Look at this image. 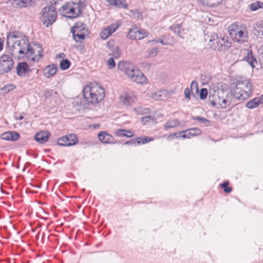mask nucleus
Here are the masks:
<instances>
[{
    "instance_id": "1",
    "label": "nucleus",
    "mask_w": 263,
    "mask_h": 263,
    "mask_svg": "<svg viewBox=\"0 0 263 263\" xmlns=\"http://www.w3.org/2000/svg\"><path fill=\"white\" fill-rule=\"evenodd\" d=\"M7 47L14 57L33 54L34 49L29 44L27 37L19 31H11L7 34Z\"/></svg>"
},
{
    "instance_id": "2",
    "label": "nucleus",
    "mask_w": 263,
    "mask_h": 263,
    "mask_svg": "<svg viewBox=\"0 0 263 263\" xmlns=\"http://www.w3.org/2000/svg\"><path fill=\"white\" fill-rule=\"evenodd\" d=\"M118 68L124 72L128 79L137 83L144 84L147 83V80L143 73L129 62H120Z\"/></svg>"
},
{
    "instance_id": "3",
    "label": "nucleus",
    "mask_w": 263,
    "mask_h": 263,
    "mask_svg": "<svg viewBox=\"0 0 263 263\" xmlns=\"http://www.w3.org/2000/svg\"><path fill=\"white\" fill-rule=\"evenodd\" d=\"M83 93L85 99L88 103L95 104L103 99L105 91L98 84H90L84 88Z\"/></svg>"
},
{
    "instance_id": "4",
    "label": "nucleus",
    "mask_w": 263,
    "mask_h": 263,
    "mask_svg": "<svg viewBox=\"0 0 263 263\" xmlns=\"http://www.w3.org/2000/svg\"><path fill=\"white\" fill-rule=\"evenodd\" d=\"M252 86L251 83L248 79L237 81L233 91L234 97L238 100L247 99L251 95Z\"/></svg>"
},
{
    "instance_id": "5",
    "label": "nucleus",
    "mask_w": 263,
    "mask_h": 263,
    "mask_svg": "<svg viewBox=\"0 0 263 263\" xmlns=\"http://www.w3.org/2000/svg\"><path fill=\"white\" fill-rule=\"evenodd\" d=\"M208 45L212 49L225 51L231 46V43L227 36L218 37L216 34L213 33L210 36Z\"/></svg>"
},
{
    "instance_id": "6",
    "label": "nucleus",
    "mask_w": 263,
    "mask_h": 263,
    "mask_svg": "<svg viewBox=\"0 0 263 263\" xmlns=\"http://www.w3.org/2000/svg\"><path fill=\"white\" fill-rule=\"evenodd\" d=\"M50 4V6L43 8L41 12V21L46 27L53 24L57 17V12L54 5Z\"/></svg>"
},
{
    "instance_id": "7",
    "label": "nucleus",
    "mask_w": 263,
    "mask_h": 263,
    "mask_svg": "<svg viewBox=\"0 0 263 263\" xmlns=\"http://www.w3.org/2000/svg\"><path fill=\"white\" fill-rule=\"evenodd\" d=\"M227 92L224 91L222 88H220L219 84L213 85L210 89V95L212 96L213 99L212 104L215 105L218 104L221 106H226L228 101L224 98L226 96Z\"/></svg>"
},
{
    "instance_id": "8",
    "label": "nucleus",
    "mask_w": 263,
    "mask_h": 263,
    "mask_svg": "<svg viewBox=\"0 0 263 263\" xmlns=\"http://www.w3.org/2000/svg\"><path fill=\"white\" fill-rule=\"evenodd\" d=\"M62 15L69 18H76L81 14V5L73 2L65 3L59 9Z\"/></svg>"
},
{
    "instance_id": "9",
    "label": "nucleus",
    "mask_w": 263,
    "mask_h": 263,
    "mask_svg": "<svg viewBox=\"0 0 263 263\" xmlns=\"http://www.w3.org/2000/svg\"><path fill=\"white\" fill-rule=\"evenodd\" d=\"M73 39L76 42H81L85 39V36L88 34L87 29L85 25L81 22H78L74 24L71 29Z\"/></svg>"
},
{
    "instance_id": "10",
    "label": "nucleus",
    "mask_w": 263,
    "mask_h": 263,
    "mask_svg": "<svg viewBox=\"0 0 263 263\" xmlns=\"http://www.w3.org/2000/svg\"><path fill=\"white\" fill-rule=\"evenodd\" d=\"M14 62L8 54L0 57V74L8 72L13 67Z\"/></svg>"
},
{
    "instance_id": "11",
    "label": "nucleus",
    "mask_w": 263,
    "mask_h": 263,
    "mask_svg": "<svg viewBox=\"0 0 263 263\" xmlns=\"http://www.w3.org/2000/svg\"><path fill=\"white\" fill-rule=\"evenodd\" d=\"M147 32L144 29L133 28L129 29L128 37L131 40H140L147 36Z\"/></svg>"
},
{
    "instance_id": "12",
    "label": "nucleus",
    "mask_w": 263,
    "mask_h": 263,
    "mask_svg": "<svg viewBox=\"0 0 263 263\" xmlns=\"http://www.w3.org/2000/svg\"><path fill=\"white\" fill-rule=\"evenodd\" d=\"M78 142V139L74 134H70L59 139L58 144L61 146H71Z\"/></svg>"
},
{
    "instance_id": "13",
    "label": "nucleus",
    "mask_w": 263,
    "mask_h": 263,
    "mask_svg": "<svg viewBox=\"0 0 263 263\" xmlns=\"http://www.w3.org/2000/svg\"><path fill=\"white\" fill-rule=\"evenodd\" d=\"M136 99V97L132 91H125L122 93L120 96V100L125 105H129L134 102Z\"/></svg>"
},
{
    "instance_id": "14",
    "label": "nucleus",
    "mask_w": 263,
    "mask_h": 263,
    "mask_svg": "<svg viewBox=\"0 0 263 263\" xmlns=\"http://www.w3.org/2000/svg\"><path fill=\"white\" fill-rule=\"evenodd\" d=\"M119 25L116 24H112L108 26L106 28L103 29L101 33V38L103 40H105L110 36L118 28Z\"/></svg>"
},
{
    "instance_id": "15",
    "label": "nucleus",
    "mask_w": 263,
    "mask_h": 263,
    "mask_svg": "<svg viewBox=\"0 0 263 263\" xmlns=\"http://www.w3.org/2000/svg\"><path fill=\"white\" fill-rule=\"evenodd\" d=\"M195 90L196 92H198V83L195 81L192 82L190 85V88H186L184 90V95L186 101L191 100V94L193 96V91Z\"/></svg>"
},
{
    "instance_id": "16",
    "label": "nucleus",
    "mask_w": 263,
    "mask_h": 263,
    "mask_svg": "<svg viewBox=\"0 0 263 263\" xmlns=\"http://www.w3.org/2000/svg\"><path fill=\"white\" fill-rule=\"evenodd\" d=\"M58 67L55 64L46 66L43 70V75L47 78L54 76L57 72Z\"/></svg>"
},
{
    "instance_id": "17",
    "label": "nucleus",
    "mask_w": 263,
    "mask_h": 263,
    "mask_svg": "<svg viewBox=\"0 0 263 263\" xmlns=\"http://www.w3.org/2000/svg\"><path fill=\"white\" fill-rule=\"evenodd\" d=\"M261 104H263V95L259 98H255L248 101L246 107L251 109L258 107Z\"/></svg>"
},
{
    "instance_id": "18",
    "label": "nucleus",
    "mask_w": 263,
    "mask_h": 263,
    "mask_svg": "<svg viewBox=\"0 0 263 263\" xmlns=\"http://www.w3.org/2000/svg\"><path fill=\"white\" fill-rule=\"evenodd\" d=\"M19 134L15 132H8L1 135L2 139L7 141H16L19 138Z\"/></svg>"
},
{
    "instance_id": "19",
    "label": "nucleus",
    "mask_w": 263,
    "mask_h": 263,
    "mask_svg": "<svg viewBox=\"0 0 263 263\" xmlns=\"http://www.w3.org/2000/svg\"><path fill=\"white\" fill-rule=\"evenodd\" d=\"M29 71V67L26 62H20L16 66V73L21 77L25 76Z\"/></svg>"
},
{
    "instance_id": "20",
    "label": "nucleus",
    "mask_w": 263,
    "mask_h": 263,
    "mask_svg": "<svg viewBox=\"0 0 263 263\" xmlns=\"http://www.w3.org/2000/svg\"><path fill=\"white\" fill-rule=\"evenodd\" d=\"M49 133L48 132L42 131L35 134L34 139L41 144L46 142L49 138Z\"/></svg>"
},
{
    "instance_id": "21",
    "label": "nucleus",
    "mask_w": 263,
    "mask_h": 263,
    "mask_svg": "<svg viewBox=\"0 0 263 263\" xmlns=\"http://www.w3.org/2000/svg\"><path fill=\"white\" fill-rule=\"evenodd\" d=\"M167 93L166 90H158L153 92L151 95V98L157 101L164 100L167 98Z\"/></svg>"
},
{
    "instance_id": "22",
    "label": "nucleus",
    "mask_w": 263,
    "mask_h": 263,
    "mask_svg": "<svg viewBox=\"0 0 263 263\" xmlns=\"http://www.w3.org/2000/svg\"><path fill=\"white\" fill-rule=\"evenodd\" d=\"M98 137L99 140L104 143H113L112 137L105 132H100L98 134Z\"/></svg>"
},
{
    "instance_id": "23",
    "label": "nucleus",
    "mask_w": 263,
    "mask_h": 263,
    "mask_svg": "<svg viewBox=\"0 0 263 263\" xmlns=\"http://www.w3.org/2000/svg\"><path fill=\"white\" fill-rule=\"evenodd\" d=\"M109 5L118 8H126L127 5L125 0H105Z\"/></svg>"
},
{
    "instance_id": "24",
    "label": "nucleus",
    "mask_w": 263,
    "mask_h": 263,
    "mask_svg": "<svg viewBox=\"0 0 263 263\" xmlns=\"http://www.w3.org/2000/svg\"><path fill=\"white\" fill-rule=\"evenodd\" d=\"M170 29L179 37L183 38L184 29L182 28L181 24H175L171 26Z\"/></svg>"
},
{
    "instance_id": "25",
    "label": "nucleus",
    "mask_w": 263,
    "mask_h": 263,
    "mask_svg": "<svg viewBox=\"0 0 263 263\" xmlns=\"http://www.w3.org/2000/svg\"><path fill=\"white\" fill-rule=\"evenodd\" d=\"M254 34L257 37L263 36V22L260 21L256 23L253 28Z\"/></svg>"
},
{
    "instance_id": "26",
    "label": "nucleus",
    "mask_w": 263,
    "mask_h": 263,
    "mask_svg": "<svg viewBox=\"0 0 263 263\" xmlns=\"http://www.w3.org/2000/svg\"><path fill=\"white\" fill-rule=\"evenodd\" d=\"M244 60L248 62L253 68L255 67V64L257 63L256 59L253 56L252 52L251 50L248 51L247 55L244 57Z\"/></svg>"
},
{
    "instance_id": "27",
    "label": "nucleus",
    "mask_w": 263,
    "mask_h": 263,
    "mask_svg": "<svg viewBox=\"0 0 263 263\" xmlns=\"http://www.w3.org/2000/svg\"><path fill=\"white\" fill-rule=\"evenodd\" d=\"M12 5L14 7L25 8L30 4L29 0H13Z\"/></svg>"
},
{
    "instance_id": "28",
    "label": "nucleus",
    "mask_w": 263,
    "mask_h": 263,
    "mask_svg": "<svg viewBox=\"0 0 263 263\" xmlns=\"http://www.w3.org/2000/svg\"><path fill=\"white\" fill-rule=\"evenodd\" d=\"M179 124L180 122L177 119L169 120L165 123L164 128L167 130L179 126Z\"/></svg>"
},
{
    "instance_id": "29",
    "label": "nucleus",
    "mask_w": 263,
    "mask_h": 263,
    "mask_svg": "<svg viewBox=\"0 0 263 263\" xmlns=\"http://www.w3.org/2000/svg\"><path fill=\"white\" fill-rule=\"evenodd\" d=\"M234 34L235 35V37L238 39V41H240V40L244 41L248 38L247 31L238 30Z\"/></svg>"
},
{
    "instance_id": "30",
    "label": "nucleus",
    "mask_w": 263,
    "mask_h": 263,
    "mask_svg": "<svg viewBox=\"0 0 263 263\" xmlns=\"http://www.w3.org/2000/svg\"><path fill=\"white\" fill-rule=\"evenodd\" d=\"M201 131L200 129L197 128H193L186 129L185 130V133L188 134V135L190 136H195L197 135H199L201 134Z\"/></svg>"
},
{
    "instance_id": "31",
    "label": "nucleus",
    "mask_w": 263,
    "mask_h": 263,
    "mask_svg": "<svg viewBox=\"0 0 263 263\" xmlns=\"http://www.w3.org/2000/svg\"><path fill=\"white\" fill-rule=\"evenodd\" d=\"M137 145L145 144L154 140V139L149 137H142L136 138Z\"/></svg>"
},
{
    "instance_id": "32",
    "label": "nucleus",
    "mask_w": 263,
    "mask_h": 263,
    "mask_svg": "<svg viewBox=\"0 0 263 263\" xmlns=\"http://www.w3.org/2000/svg\"><path fill=\"white\" fill-rule=\"evenodd\" d=\"M250 8L252 11H256L259 9H263V3L261 2H256L251 4Z\"/></svg>"
},
{
    "instance_id": "33",
    "label": "nucleus",
    "mask_w": 263,
    "mask_h": 263,
    "mask_svg": "<svg viewBox=\"0 0 263 263\" xmlns=\"http://www.w3.org/2000/svg\"><path fill=\"white\" fill-rule=\"evenodd\" d=\"M70 65V62L68 60L65 59L61 61L60 64V68L62 70L68 69Z\"/></svg>"
},
{
    "instance_id": "34",
    "label": "nucleus",
    "mask_w": 263,
    "mask_h": 263,
    "mask_svg": "<svg viewBox=\"0 0 263 263\" xmlns=\"http://www.w3.org/2000/svg\"><path fill=\"white\" fill-rule=\"evenodd\" d=\"M107 68L109 69L116 66V63L113 57L110 58L106 62Z\"/></svg>"
},
{
    "instance_id": "35",
    "label": "nucleus",
    "mask_w": 263,
    "mask_h": 263,
    "mask_svg": "<svg viewBox=\"0 0 263 263\" xmlns=\"http://www.w3.org/2000/svg\"><path fill=\"white\" fill-rule=\"evenodd\" d=\"M130 12L132 13V16L133 17L137 19V20H141L142 18V14L140 13L139 10H131Z\"/></svg>"
},
{
    "instance_id": "36",
    "label": "nucleus",
    "mask_w": 263,
    "mask_h": 263,
    "mask_svg": "<svg viewBox=\"0 0 263 263\" xmlns=\"http://www.w3.org/2000/svg\"><path fill=\"white\" fill-rule=\"evenodd\" d=\"M192 118H193V119H194L195 120L198 121L200 123H202L205 124V125H206L207 124H208L209 123V120L203 117L196 116V117H193Z\"/></svg>"
},
{
    "instance_id": "37",
    "label": "nucleus",
    "mask_w": 263,
    "mask_h": 263,
    "mask_svg": "<svg viewBox=\"0 0 263 263\" xmlns=\"http://www.w3.org/2000/svg\"><path fill=\"white\" fill-rule=\"evenodd\" d=\"M125 132H126L125 129H120L116 132V134L117 136H118L119 137L126 136L127 137H131L133 136V135H126L125 133Z\"/></svg>"
},
{
    "instance_id": "38",
    "label": "nucleus",
    "mask_w": 263,
    "mask_h": 263,
    "mask_svg": "<svg viewBox=\"0 0 263 263\" xmlns=\"http://www.w3.org/2000/svg\"><path fill=\"white\" fill-rule=\"evenodd\" d=\"M111 55L114 58L117 59V58H119L120 55V51L119 48L117 46H116L115 48H114Z\"/></svg>"
},
{
    "instance_id": "39",
    "label": "nucleus",
    "mask_w": 263,
    "mask_h": 263,
    "mask_svg": "<svg viewBox=\"0 0 263 263\" xmlns=\"http://www.w3.org/2000/svg\"><path fill=\"white\" fill-rule=\"evenodd\" d=\"M258 57L260 63L263 64V44L258 49Z\"/></svg>"
},
{
    "instance_id": "40",
    "label": "nucleus",
    "mask_w": 263,
    "mask_h": 263,
    "mask_svg": "<svg viewBox=\"0 0 263 263\" xmlns=\"http://www.w3.org/2000/svg\"><path fill=\"white\" fill-rule=\"evenodd\" d=\"M158 52V49L157 47H155L149 50L148 51V57H155Z\"/></svg>"
},
{
    "instance_id": "41",
    "label": "nucleus",
    "mask_w": 263,
    "mask_h": 263,
    "mask_svg": "<svg viewBox=\"0 0 263 263\" xmlns=\"http://www.w3.org/2000/svg\"><path fill=\"white\" fill-rule=\"evenodd\" d=\"M237 30L238 26L235 24H233L229 27V31L230 34H234L237 31Z\"/></svg>"
},
{
    "instance_id": "42",
    "label": "nucleus",
    "mask_w": 263,
    "mask_h": 263,
    "mask_svg": "<svg viewBox=\"0 0 263 263\" xmlns=\"http://www.w3.org/2000/svg\"><path fill=\"white\" fill-rule=\"evenodd\" d=\"M229 182L228 181H225L223 182L221 186L223 188V191L225 193H230L232 191V188L231 187H228Z\"/></svg>"
},
{
    "instance_id": "43",
    "label": "nucleus",
    "mask_w": 263,
    "mask_h": 263,
    "mask_svg": "<svg viewBox=\"0 0 263 263\" xmlns=\"http://www.w3.org/2000/svg\"><path fill=\"white\" fill-rule=\"evenodd\" d=\"M199 95H200V99H201V100L205 99L206 98L207 95H208V91H207L206 89L202 88L200 90Z\"/></svg>"
},
{
    "instance_id": "44",
    "label": "nucleus",
    "mask_w": 263,
    "mask_h": 263,
    "mask_svg": "<svg viewBox=\"0 0 263 263\" xmlns=\"http://www.w3.org/2000/svg\"><path fill=\"white\" fill-rule=\"evenodd\" d=\"M151 120H152V121L153 120V119L152 118L151 116H146V117H143L141 119V122L144 125L147 124L148 122H150Z\"/></svg>"
},
{
    "instance_id": "45",
    "label": "nucleus",
    "mask_w": 263,
    "mask_h": 263,
    "mask_svg": "<svg viewBox=\"0 0 263 263\" xmlns=\"http://www.w3.org/2000/svg\"><path fill=\"white\" fill-rule=\"evenodd\" d=\"M176 134L179 135V137L183 138H190V136L188 135V134L185 133V130L181 131Z\"/></svg>"
},
{
    "instance_id": "46",
    "label": "nucleus",
    "mask_w": 263,
    "mask_h": 263,
    "mask_svg": "<svg viewBox=\"0 0 263 263\" xmlns=\"http://www.w3.org/2000/svg\"><path fill=\"white\" fill-rule=\"evenodd\" d=\"M135 142H137L136 139H132V140L127 141L125 144H131V145H134V146H137V143Z\"/></svg>"
},
{
    "instance_id": "47",
    "label": "nucleus",
    "mask_w": 263,
    "mask_h": 263,
    "mask_svg": "<svg viewBox=\"0 0 263 263\" xmlns=\"http://www.w3.org/2000/svg\"><path fill=\"white\" fill-rule=\"evenodd\" d=\"M39 52H40V50H39ZM42 57V54L40 52H39L38 54V57H37L36 56H35V57H33L32 58V60L33 61H35V60H38Z\"/></svg>"
},
{
    "instance_id": "48",
    "label": "nucleus",
    "mask_w": 263,
    "mask_h": 263,
    "mask_svg": "<svg viewBox=\"0 0 263 263\" xmlns=\"http://www.w3.org/2000/svg\"><path fill=\"white\" fill-rule=\"evenodd\" d=\"M198 2H199L202 5H207L208 4V2L207 0H198Z\"/></svg>"
},
{
    "instance_id": "49",
    "label": "nucleus",
    "mask_w": 263,
    "mask_h": 263,
    "mask_svg": "<svg viewBox=\"0 0 263 263\" xmlns=\"http://www.w3.org/2000/svg\"><path fill=\"white\" fill-rule=\"evenodd\" d=\"M148 42H151L152 43H153V44H155L156 43H158L159 42V40H151V41H148Z\"/></svg>"
},
{
    "instance_id": "50",
    "label": "nucleus",
    "mask_w": 263,
    "mask_h": 263,
    "mask_svg": "<svg viewBox=\"0 0 263 263\" xmlns=\"http://www.w3.org/2000/svg\"><path fill=\"white\" fill-rule=\"evenodd\" d=\"M16 120H22L24 118V117L23 116H20L19 117H15Z\"/></svg>"
},
{
    "instance_id": "51",
    "label": "nucleus",
    "mask_w": 263,
    "mask_h": 263,
    "mask_svg": "<svg viewBox=\"0 0 263 263\" xmlns=\"http://www.w3.org/2000/svg\"><path fill=\"white\" fill-rule=\"evenodd\" d=\"M9 87H11V86H9L5 87V91H6V89H7V91H10Z\"/></svg>"
},
{
    "instance_id": "52",
    "label": "nucleus",
    "mask_w": 263,
    "mask_h": 263,
    "mask_svg": "<svg viewBox=\"0 0 263 263\" xmlns=\"http://www.w3.org/2000/svg\"><path fill=\"white\" fill-rule=\"evenodd\" d=\"M159 42H160L162 45H166V44L164 43L163 40H159Z\"/></svg>"
},
{
    "instance_id": "53",
    "label": "nucleus",
    "mask_w": 263,
    "mask_h": 263,
    "mask_svg": "<svg viewBox=\"0 0 263 263\" xmlns=\"http://www.w3.org/2000/svg\"><path fill=\"white\" fill-rule=\"evenodd\" d=\"M125 133H128V134L133 135V134H132V132H131L130 130H126Z\"/></svg>"
},
{
    "instance_id": "54",
    "label": "nucleus",
    "mask_w": 263,
    "mask_h": 263,
    "mask_svg": "<svg viewBox=\"0 0 263 263\" xmlns=\"http://www.w3.org/2000/svg\"><path fill=\"white\" fill-rule=\"evenodd\" d=\"M140 108H136V109H135V110H136V111H137V112H139V110H140Z\"/></svg>"
}]
</instances>
